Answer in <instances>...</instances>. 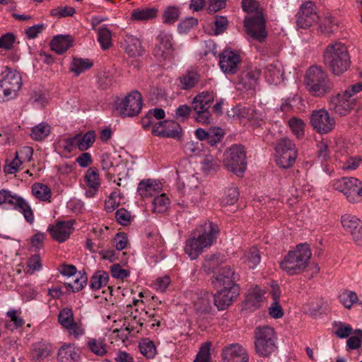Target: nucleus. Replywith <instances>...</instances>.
I'll return each mask as SVG.
<instances>
[{"instance_id":"1","label":"nucleus","mask_w":362,"mask_h":362,"mask_svg":"<svg viewBox=\"0 0 362 362\" xmlns=\"http://www.w3.org/2000/svg\"><path fill=\"white\" fill-rule=\"evenodd\" d=\"M234 272L229 266H223L218 270L212 281L217 293L213 296L214 304L219 310H224L236 298L239 287L234 281Z\"/></svg>"},{"instance_id":"2","label":"nucleus","mask_w":362,"mask_h":362,"mask_svg":"<svg viewBox=\"0 0 362 362\" xmlns=\"http://www.w3.org/2000/svg\"><path fill=\"white\" fill-rule=\"evenodd\" d=\"M218 226L211 222L201 226L198 234L189 238L185 243V252L191 259H196L205 249L210 247L216 240Z\"/></svg>"},{"instance_id":"3","label":"nucleus","mask_w":362,"mask_h":362,"mask_svg":"<svg viewBox=\"0 0 362 362\" xmlns=\"http://www.w3.org/2000/svg\"><path fill=\"white\" fill-rule=\"evenodd\" d=\"M242 7L248 15L244 21L247 34L254 40L262 43L267 36L265 30V21L259 8V3L255 0H242Z\"/></svg>"},{"instance_id":"4","label":"nucleus","mask_w":362,"mask_h":362,"mask_svg":"<svg viewBox=\"0 0 362 362\" xmlns=\"http://www.w3.org/2000/svg\"><path fill=\"white\" fill-rule=\"evenodd\" d=\"M311 251L307 244H300L288 252L281 262V268L290 275L301 273L308 266Z\"/></svg>"},{"instance_id":"5","label":"nucleus","mask_w":362,"mask_h":362,"mask_svg":"<svg viewBox=\"0 0 362 362\" xmlns=\"http://www.w3.org/2000/svg\"><path fill=\"white\" fill-rule=\"evenodd\" d=\"M276 334L273 327L264 325L255 330V350L262 357H268L276 349Z\"/></svg>"},{"instance_id":"6","label":"nucleus","mask_w":362,"mask_h":362,"mask_svg":"<svg viewBox=\"0 0 362 362\" xmlns=\"http://www.w3.org/2000/svg\"><path fill=\"white\" fill-rule=\"evenodd\" d=\"M305 84L315 96L323 95L332 88V84L320 66H311L306 73Z\"/></svg>"},{"instance_id":"7","label":"nucleus","mask_w":362,"mask_h":362,"mask_svg":"<svg viewBox=\"0 0 362 362\" xmlns=\"http://www.w3.org/2000/svg\"><path fill=\"white\" fill-rule=\"evenodd\" d=\"M275 161L281 168L293 166L298 157V149L293 141L288 138H282L276 141L275 146Z\"/></svg>"},{"instance_id":"8","label":"nucleus","mask_w":362,"mask_h":362,"mask_svg":"<svg viewBox=\"0 0 362 362\" xmlns=\"http://www.w3.org/2000/svg\"><path fill=\"white\" fill-rule=\"evenodd\" d=\"M22 79L20 74L6 69L0 76V101L13 98L21 88Z\"/></svg>"},{"instance_id":"9","label":"nucleus","mask_w":362,"mask_h":362,"mask_svg":"<svg viewBox=\"0 0 362 362\" xmlns=\"http://www.w3.org/2000/svg\"><path fill=\"white\" fill-rule=\"evenodd\" d=\"M223 164L226 168L236 174L243 176L247 168L246 153L243 146L233 145L223 154Z\"/></svg>"},{"instance_id":"10","label":"nucleus","mask_w":362,"mask_h":362,"mask_svg":"<svg viewBox=\"0 0 362 362\" xmlns=\"http://www.w3.org/2000/svg\"><path fill=\"white\" fill-rule=\"evenodd\" d=\"M6 205L23 214L25 219L29 223L34 222V214L30 206L22 197L13 194L10 191L2 189L0 191V205Z\"/></svg>"},{"instance_id":"11","label":"nucleus","mask_w":362,"mask_h":362,"mask_svg":"<svg viewBox=\"0 0 362 362\" xmlns=\"http://www.w3.org/2000/svg\"><path fill=\"white\" fill-rule=\"evenodd\" d=\"M116 110L122 117H134L138 115L142 107L141 95L138 91H133L124 98L116 102Z\"/></svg>"},{"instance_id":"12","label":"nucleus","mask_w":362,"mask_h":362,"mask_svg":"<svg viewBox=\"0 0 362 362\" xmlns=\"http://www.w3.org/2000/svg\"><path fill=\"white\" fill-rule=\"evenodd\" d=\"M241 60L240 53L231 47H228L219 55V66L225 74H235L238 70V65Z\"/></svg>"},{"instance_id":"13","label":"nucleus","mask_w":362,"mask_h":362,"mask_svg":"<svg viewBox=\"0 0 362 362\" xmlns=\"http://www.w3.org/2000/svg\"><path fill=\"white\" fill-rule=\"evenodd\" d=\"M310 124L317 133L327 134L334 129L335 120L325 109H320L313 111Z\"/></svg>"},{"instance_id":"14","label":"nucleus","mask_w":362,"mask_h":362,"mask_svg":"<svg viewBox=\"0 0 362 362\" xmlns=\"http://www.w3.org/2000/svg\"><path fill=\"white\" fill-rule=\"evenodd\" d=\"M182 129L180 125L173 120L156 122L153 124L152 134L155 136L179 139Z\"/></svg>"},{"instance_id":"15","label":"nucleus","mask_w":362,"mask_h":362,"mask_svg":"<svg viewBox=\"0 0 362 362\" xmlns=\"http://www.w3.org/2000/svg\"><path fill=\"white\" fill-rule=\"evenodd\" d=\"M296 24L298 28H308L318 18L315 4L312 1L303 4L296 15Z\"/></svg>"},{"instance_id":"16","label":"nucleus","mask_w":362,"mask_h":362,"mask_svg":"<svg viewBox=\"0 0 362 362\" xmlns=\"http://www.w3.org/2000/svg\"><path fill=\"white\" fill-rule=\"evenodd\" d=\"M341 223L345 230L350 233L354 240L362 244V221L356 216L345 214L341 218Z\"/></svg>"},{"instance_id":"17","label":"nucleus","mask_w":362,"mask_h":362,"mask_svg":"<svg viewBox=\"0 0 362 362\" xmlns=\"http://www.w3.org/2000/svg\"><path fill=\"white\" fill-rule=\"evenodd\" d=\"M144 321V320L142 318H137L136 316H134L130 319L125 318L124 320H114L115 324H117V322H122V326L119 328V325H116V327L113 329V332H117L118 334L117 336L124 341L127 339V336L131 332H139V329L143 325Z\"/></svg>"},{"instance_id":"18","label":"nucleus","mask_w":362,"mask_h":362,"mask_svg":"<svg viewBox=\"0 0 362 362\" xmlns=\"http://www.w3.org/2000/svg\"><path fill=\"white\" fill-rule=\"evenodd\" d=\"M223 362H248L246 350L238 344H233L223 350Z\"/></svg>"},{"instance_id":"19","label":"nucleus","mask_w":362,"mask_h":362,"mask_svg":"<svg viewBox=\"0 0 362 362\" xmlns=\"http://www.w3.org/2000/svg\"><path fill=\"white\" fill-rule=\"evenodd\" d=\"M360 185V181L355 177H344L341 180V192L345 195L349 202L352 203L358 202V190Z\"/></svg>"},{"instance_id":"20","label":"nucleus","mask_w":362,"mask_h":362,"mask_svg":"<svg viewBox=\"0 0 362 362\" xmlns=\"http://www.w3.org/2000/svg\"><path fill=\"white\" fill-rule=\"evenodd\" d=\"M84 181L87 188L86 195L88 197H94L101 184L98 170L95 167L89 168L85 173Z\"/></svg>"},{"instance_id":"21","label":"nucleus","mask_w":362,"mask_h":362,"mask_svg":"<svg viewBox=\"0 0 362 362\" xmlns=\"http://www.w3.org/2000/svg\"><path fill=\"white\" fill-rule=\"evenodd\" d=\"M162 184L156 180L146 179L141 181L137 192L143 198L157 196L162 190Z\"/></svg>"},{"instance_id":"22","label":"nucleus","mask_w":362,"mask_h":362,"mask_svg":"<svg viewBox=\"0 0 362 362\" xmlns=\"http://www.w3.org/2000/svg\"><path fill=\"white\" fill-rule=\"evenodd\" d=\"M52 237L59 243L66 240L73 232L72 223L69 221L59 222L49 229Z\"/></svg>"},{"instance_id":"23","label":"nucleus","mask_w":362,"mask_h":362,"mask_svg":"<svg viewBox=\"0 0 362 362\" xmlns=\"http://www.w3.org/2000/svg\"><path fill=\"white\" fill-rule=\"evenodd\" d=\"M260 75L258 69H255L243 72L240 76L239 88L246 90L255 88Z\"/></svg>"},{"instance_id":"24","label":"nucleus","mask_w":362,"mask_h":362,"mask_svg":"<svg viewBox=\"0 0 362 362\" xmlns=\"http://www.w3.org/2000/svg\"><path fill=\"white\" fill-rule=\"evenodd\" d=\"M214 94L209 91H203L197 94L192 101V108L194 111L209 110L214 102Z\"/></svg>"},{"instance_id":"25","label":"nucleus","mask_w":362,"mask_h":362,"mask_svg":"<svg viewBox=\"0 0 362 362\" xmlns=\"http://www.w3.org/2000/svg\"><path fill=\"white\" fill-rule=\"evenodd\" d=\"M324 61L332 74L338 76L339 74V54L336 47H327L324 54Z\"/></svg>"},{"instance_id":"26","label":"nucleus","mask_w":362,"mask_h":362,"mask_svg":"<svg viewBox=\"0 0 362 362\" xmlns=\"http://www.w3.org/2000/svg\"><path fill=\"white\" fill-rule=\"evenodd\" d=\"M80 358L78 349L71 344H66L59 349L57 359L59 362H76Z\"/></svg>"},{"instance_id":"27","label":"nucleus","mask_w":362,"mask_h":362,"mask_svg":"<svg viewBox=\"0 0 362 362\" xmlns=\"http://www.w3.org/2000/svg\"><path fill=\"white\" fill-rule=\"evenodd\" d=\"M265 291L257 286L248 291L246 297V306L250 309H256L264 298Z\"/></svg>"},{"instance_id":"28","label":"nucleus","mask_w":362,"mask_h":362,"mask_svg":"<svg viewBox=\"0 0 362 362\" xmlns=\"http://www.w3.org/2000/svg\"><path fill=\"white\" fill-rule=\"evenodd\" d=\"M261 255L257 247L252 246L244 253L243 261L249 268L253 269L260 262Z\"/></svg>"},{"instance_id":"29","label":"nucleus","mask_w":362,"mask_h":362,"mask_svg":"<svg viewBox=\"0 0 362 362\" xmlns=\"http://www.w3.org/2000/svg\"><path fill=\"white\" fill-rule=\"evenodd\" d=\"M93 66V62L89 59L74 57L71 63L70 70L76 76H78Z\"/></svg>"},{"instance_id":"30","label":"nucleus","mask_w":362,"mask_h":362,"mask_svg":"<svg viewBox=\"0 0 362 362\" xmlns=\"http://www.w3.org/2000/svg\"><path fill=\"white\" fill-rule=\"evenodd\" d=\"M87 346L92 353L98 356H103L107 353L106 344L103 338H89Z\"/></svg>"},{"instance_id":"31","label":"nucleus","mask_w":362,"mask_h":362,"mask_svg":"<svg viewBox=\"0 0 362 362\" xmlns=\"http://www.w3.org/2000/svg\"><path fill=\"white\" fill-rule=\"evenodd\" d=\"M170 205V199L165 193L156 196L152 202V211L154 214L165 213Z\"/></svg>"},{"instance_id":"32","label":"nucleus","mask_w":362,"mask_h":362,"mask_svg":"<svg viewBox=\"0 0 362 362\" xmlns=\"http://www.w3.org/2000/svg\"><path fill=\"white\" fill-rule=\"evenodd\" d=\"M288 124L291 132L298 139L304 137L306 124L302 119L293 117L288 121Z\"/></svg>"},{"instance_id":"33","label":"nucleus","mask_w":362,"mask_h":362,"mask_svg":"<svg viewBox=\"0 0 362 362\" xmlns=\"http://www.w3.org/2000/svg\"><path fill=\"white\" fill-rule=\"evenodd\" d=\"M77 138V147L81 151H84L88 149L94 143L95 140V133L94 131H89L84 135L80 134H76Z\"/></svg>"},{"instance_id":"34","label":"nucleus","mask_w":362,"mask_h":362,"mask_svg":"<svg viewBox=\"0 0 362 362\" xmlns=\"http://www.w3.org/2000/svg\"><path fill=\"white\" fill-rule=\"evenodd\" d=\"M87 279V276L81 273H78L76 275L72 276L69 281L65 283V286L69 291L78 292L86 284Z\"/></svg>"},{"instance_id":"35","label":"nucleus","mask_w":362,"mask_h":362,"mask_svg":"<svg viewBox=\"0 0 362 362\" xmlns=\"http://www.w3.org/2000/svg\"><path fill=\"white\" fill-rule=\"evenodd\" d=\"M109 275L103 271L96 272L90 279V286L92 290H99L107 286Z\"/></svg>"},{"instance_id":"36","label":"nucleus","mask_w":362,"mask_h":362,"mask_svg":"<svg viewBox=\"0 0 362 362\" xmlns=\"http://www.w3.org/2000/svg\"><path fill=\"white\" fill-rule=\"evenodd\" d=\"M158 9L156 8H144L136 9L132 13V18L136 21H147L156 17Z\"/></svg>"},{"instance_id":"37","label":"nucleus","mask_w":362,"mask_h":362,"mask_svg":"<svg viewBox=\"0 0 362 362\" xmlns=\"http://www.w3.org/2000/svg\"><path fill=\"white\" fill-rule=\"evenodd\" d=\"M32 193L37 199L42 201H49L51 198V189L42 183H35L32 186Z\"/></svg>"},{"instance_id":"38","label":"nucleus","mask_w":362,"mask_h":362,"mask_svg":"<svg viewBox=\"0 0 362 362\" xmlns=\"http://www.w3.org/2000/svg\"><path fill=\"white\" fill-rule=\"evenodd\" d=\"M50 133V127L47 123L42 122L35 126L30 133V136L36 141H42Z\"/></svg>"},{"instance_id":"39","label":"nucleus","mask_w":362,"mask_h":362,"mask_svg":"<svg viewBox=\"0 0 362 362\" xmlns=\"http://www.w3.org/2000/svg\"><path fill=\"white\" fill-rule=\"evenodd\" d=\"M182 88L184 90L190 89L194 87L199 81V75L195 71H187L180 78Z\"/></svg>"},{"instance_id":"40","label":"nucleus","mask_w":362,"mask_h":362,"mask_svg":"<svg viewBox=\"0 0 362 362\" xmlns=\"http://www.w3.org/2000/svg\"><path fill=\"white\" fill-rule=\"evenodd\" d=\"M219 166L218 160L211 155L206 156L202 161V169L206 174L216 172Z\"/></svg>"},{"instance_id":"41","label":"nucleus","mask_w":362,"mask_h":362,"mask_svg":"<svg viewBox=\"0 0 362 362\" xmlns=\"http://www.w3.org/2000/svg\"><path fill=\"white\" fill-rule=\"evenodd\" d=\"M223 262V259L221 258L220 255H206L204 258L203 263V268L205 272L209 273L213 272L218 268Z\"/></svg>"},{"instance_id":"42","label":"nucleus","mask_w":362,"mask_h":362,"mask_svg":"<svg viewBox=\"0 0 362 362\" xmlns=\"http://www.w3.org/2000/svg\"><path fill=\"white\" fill-rule=\"evenodd\" d=\"M214 297L211 293L204 292L202 296L198 298L194 302V307L199 312H207L211 308V300Z\"/></svg>"},{"instance_id":"43","label":"nucleus","mask_w":362,"mask_h":362,"mask_svg":"<svg viewBox=\"0 0 362 362\" xmlns=\"http://www.w3.org/2000/svg\"><path fill=\"white\" fill-rule=\"evenodd\" d=\"M283 74L280 67L271 64L266 68L265 77L269 83H278L281 81Z\"/></svg>"},{"instance_id":"44","label":"nucleus","mask_w":362,"mask_h":362,"mask_svg":"<svg viewBox=\"0 0 362 362\" xmlns=\"http://www.w3.org/2000/svg\"><path fill=\"white\" fill-rule=\"evenodd\" d=\"M64 329L67 332L69 336L76 339H79L86 333L85 326L81 321H74Z\"/></svg>"},{"instance_id":"45","label":"nucleus","mask_w":362,"mask_h":362,"mask_svg":"<svg viewBox=\"0 0 362 362\" xmlns=\"http://www.w3.org/2000/svg\"><path fill=\"white\" fill-rule=\"evenodd\" d=\"M6 315L10 318L11 322H8L6 326L11 330L21 327L25 323L24 320L20 316V313L16 310L8 311Z\"/></svg>"},{"instance_id":"46","label":"nucleus","mask_w":362,"mask_h":362,"mask_svg":"<svg viewBox=\"0 0 362 362\" xmlns=\"http://www.w3.org/2000/svg\"><path fill=\"white\" fill-rule=\"evenodd\" d=\"M234 112L240 119H247L252 124V121L256 119V113L254 110L247 107L238 106L234 110Z\"/></svg>"},{"instance_id":"47","label":"nucleus","mask_w":362,"mask_h":362,"mask_svg":"<svg viewBox=\"0 0 362 362\" xmlns=\"http://www.w3.org/2000/svg\"><path fill=\"white\" fill-rule=\"evenodd\" d=\"M124 197L121 195L119 191H114L110 194L108 199L105 201V208L107 211H112L120 204Z\"/></svg>"},{"instance_id":"48","label":"nucleus","mask_w":362,"mask_h":362,"mask_svg":"<svg viewBox=\"0 0 362 362\" xmlns=\"http://www.w3.org/2000/svg\"><path fill=\"white\" fill-rule=\"evenodd\" d=\"M139 349L141 354L148 358H153L156 353L154 343L148 339H144L139 344Z\"/></svg>"},{"instance_id":"49","label":"nucleus","mask_w":362,"mask_h":362,"mask_svg":"<svg viewBox=\"0 0 362 362\" xmlns=\"http://www.w3.org/2000/svg\"><path fill=\"white\" fill-rule=\"evenodd\" d=\"M180 16V10L175 6L166 8L163 14V23L167 24L174 23Z\"/></svg>"},{"instance_id":"50","label":"nucleus","mask_w":362,"mask_h":362,"mask_svg":"<svg viewBox=\"0 0 362 362\" xmlns=\"http://www.w3.org/2000/svg\"><path fill=\"white\" fill-rule=\"evenodd\" d=\"M6 164L4 168V171L7 174H13L16 173L23 163V160H21L19 157L16 156L15 153V157L11 159H6Z\"/></svg>"},{"instance_id":"51","label":"nucleus","mask_w":362,"mask_h":362,"mask_svg":"<svg viewBox=\"0 0 362 362\" xmlns=\"http://www.w3.org/2000/svg\"><path fill=\"white\" fill-rule=\"evenodd\" d=\"M58 321L64 328L69 325L74 321L72 310L68 308L62 309L59 313Z\"/></svg>"},{"instance_id":"52","label":"nucleus","mask_w":362,"mask_h":362,"mask_svg":"<svg viewBox=\"0 0 362 362\" xmlns=\"http://www.w3.org/2000/svg\"><path fill=\"white\" fill-rule=\"evenodd\" d=\"M337 28L336 24L332 23L331 16H326L320 20L319 31L322 33L329 34Z\"/></svg>"},{"instance_id":"53","label":"nucleus","mask_w":362,"mask_h":362,"mask_svg":"<svg viewBox=\"0 0 362 362\" xmlns=\"http://www.w3.org/2000/svg\"><path fill=\"white\" fill-rule=\"evenodd\" d=\"M50 355V350L44 344L37 345L33 351V357L37 361H41Z\"/></svg>"},{"instance_id":"54","label":"nucleus","mask_w":362,"mask_h":362,"mask_svg":"<svg viewBox=\"0 0 362 362\" xmlns=\"http://www.w3.org/2000/svg\"><path fill=\"white\" fill-rule=\"evenodd\" d=\"M238 196L239 193L235 188H230L225 192L221 203L223 205H233L238 201Z\"/></svg>"},{"instance_id":"55","label":"nucleus","mask_w":362,"mask_h":362,"mask_svg":"<svg viewBox=\"0 0 362 362\" xmlns=\"http://www.w3.org/2000/svg\"><path fill=\"white\" fill-rule=\"evenodd\" d=\"M210 342L204 344L198 353L194 362H210Z\"/></svg>"},{"instance_id":"56","label":"nucleus","mask_w":362,"mask_h":362,"mask_svg":"<svg viewBox=\"0 0 362 362\" xmlns=\"http://www.w3.org/2000/svg\"><path fill=\"white\" fill-rule=\"evenodd\" d=\"M198 24V20L195 18L191 17L187 18L182 21L177 25L178 31L180 33H187L192 28L197 26Z\"/></svg>"},{"instance_id":"57","label":"nucleus","mask_w":362,"mask_h":362,"mask_svg":"<svg viewBox=\"0 0 362 362\" xmlns=\"http://www.w3.org/2000/svg\"><path fill=\"white\" fill-rule=\"evenodd\" d=\"M196 115L194 120L202 124H209L212 122L213 118L209 110L194 111Z\"/></svg>"},{"instance_id":"58","label":"nucleus","mask_w":362,"mask_h":362,"mask_svg":"<svg viewBox=\"0 0 362 362\" xmlns=\"http://www.w3.org/2000/svg\"><path fill=\"white\" fill-rule=\"evenodd\" d=\"M341 297L344 306L348 309H350L358 300L356 293L351 291L343 292Z\"/></svg>"},{"instance_id":"59","label":"nucleus","mask_w":362,"mask_h":362,"mask_svg":"<svg viewBox=\"0 0 362 362\" xmlns=\"http://www.w3.org/2000/svg\"><path fill=\"white\" fill-rule=\"evenodd\" d=\"M228 21L224 16H216L214 21V35L223 33L228 28Z\"/></svg>"},{"instance_id":"60","label":"nucleus","mask_w":362,"mask_h":362,"mask_svg":"<svg viewBox=\"0 0 362 362\" xmlns=\"http://www.w3.org/2000/svg\"><path fill=\"white\" fill-rule=\"evenodd\" d=\"M74 42V37L70 35H59L52 40L50 45H71Z\"/></svg>"},{"instance_id":"61","label":"nucleus","mask_w":362,"mask_h":362,"mask_svg":"<svg viewBox=\"0 0 362 362\" xmlns=\"http://www.w3.org/2000/svg\"><path fill=\"white\" fill-rule=\"evenodd\" d=\"M77 138L76 136H71L68 138H65L64 139H61L59 141V145L61 148H62L66 152H71L74 148L77 147Z\"/></svg>"},{"instance_id":"62","label":"nucleus","mask_w":362,"mask_h":362,"mask_svg":"<svg viewBox=\"0 0 362 362\" xmlns=\"http://www.w3.org/2000/svg\"><path fill=\"white\" fill-rule=\"evenodd\" d=\"M28 272L33 274L35 271H39L42 268L41 259L39 255H34L30 257L28 261Z\"/></svg>"},{"instance_id":"63","label":"nucleus","mask_w":362,"mask_h":362,"mask_svg":"<svg viewBox=\"0 0 362 362\" xmlns=\"http://www.w3.org/2000/svg\"><path fill=\"white\" fill-rule=\"evenodd\" d=\"M321 305L317 300H311L303 305L305 313L311 315H316L320 313Z\"/></svg>"},{"instance_id":"64","label":"nucleus","mask_w":362,"mask_h":362,"mask_svg":"<svg viewBox=\"0 0 362 362\" xmlns=\"http://www.w3.org/2000/svg\"><path fill=\"white\" fill-rule=\"evenodd\" d=\"M362 162L359 157H351L344 161L342 169L345 171H352L357 169Z\"/></svg>"}]
</instances>
